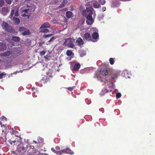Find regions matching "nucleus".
<instances>
[{
  "label": "nucleus",
  "mask_w": 155,
  "mask_h": 155,
  "mask_svg": "<svg viewBox=\"0 0 155 155\" xmlns=\"http://www.w3.org/2000/svg\"><path fill=\"white\" fill-rule=\"evenodd\" d=\"M27 146L26 143L20 142L17 146L16 152L19 155H25L27 150Z\"/></svg>",
  "instance_id": "obj_2"
},
{
  "label": "nucleus",
  "mask_w": 155,
  "mask_h": 155,
  "mask_svg": "<svg viewBox=\"0 0 155 155\" xmlns=\"http://www.w3.org/2000/svg\"><path fill=\"white\" fill-rule=\"evenodd\" d=\"M65 4L62 2L61 4L59 6V8H61L62 7H63L65 5Z\"/></svg>",
  "instance_id": "obj_34"
},
{
  "label": "nucleus",
  "mask_w": 155,
  "mask_h": 155,
  "mask_svg": "<svg viewBox=\"0 0 155 155\" xmlns=\"http://www.w3.org/2000/svg\"><path fill=\"white\" fill-rule=\"evenodd\" d=\"M106 10V8L105 7H103L102 8V10L104 11Z\"/></svg>",
  "instance_id": "obj_43"
},
{
  "label": "nucleus",
  "mask_w": 155,
  "mask_h": 155,
  "mask_svg": "<svg viewBox=\"0 0 155 155\" xmlns=\"http://www.w3.org/2000/svg\"><path fill=\"white\" fill-rule=\"evenodd\" d=\"M99 34L97 32H94L92 35V41L96 42L97 41V39L99 38Z\"/></svg>",
  "instance_id": "obj_7"
},
{
  "label": "nucleus",
  "mask_w": 155,
  "mask_h": 155,
  "mask_svg": "<svg viewBox=\"0 0 155 155\" xmlns=\"http://www.w3.org/2000/svg\"><path fill=\"white\" fill-rule=\"evenodd\" d=\"M117 76V74L116 73H113V74H110L109 75V80L110 81L112 80L115 79Z\"/></svg>",
  "instance_id": "obj_14"
},
{
  "label": "nucleus",
  "mask_w": 155,
  "mask_h": 155,
  "mask_svg": "<svg viewBox=\"0 0 155 155\" xmlns=\"http://www.w3.org/2000/svg\"><path fill=\"white\" fill-rule=\"evenodd\" d=\"M19 0H14L15 2H17Z\"/></svg>",
  "instance_id": "obj_47"
},
{
  "label": "nucleus",
  "mask_w": 155,
  "mask_h": 155,
  "mask_svg": "<svg viewBox=\"0 0 155 155\" xmlns=\"http://www.w3.org/2000/svg\"><path fill=\"white\" fill-rule=\"evenodd\" d=\"M44 58L46 61H48L50 60L48 58V55H46L44 57Z\"/></svg>",
  "instance_id": "obj_37"
},
{
  "label": "nucleus",
  "mask_w": 155,
  "mask_h": 155,
  "mask_svg": "<svg viewBox=\"0 0 155 155\" xmlns=\"http://www.w3.org/2000/svg\"><path fill=\"white\" fill-rule=\"evenodd\" d=\"M63 153H67L71 155L74 154V152L69 148H66L61 150V155Z\"/></svg>",
  "instance_id": "obj_6"
},
{
  "label": "nucleus",
  "mask_w": 155,
  "mask_h": 155,
  "mask_svg": "<svg viewBox=\"0 0 155 155\" xmlns=\"http://www.w3.org/2000/svg\"><path fill=\"white\" fill-rule=\"evenodd\" d=\"M46 53V52L44 51H42L41 52H39V54L41 56H42L44 55Z\"/></svg>",
  "instance_id": "obj_32"
},
{
  "label": "nucleus",
  "mask_w": 155,
  "mask_h": 155,
  "mask_svg": "<svg viewBox=\"0 0 155 155\" xmlns=\"http://www.w3.org/2000/svg\"><path fill=\"white\" fill-rule=\"evenodd\" d=\"M34 6V5H33L30 4L29 5H26V7L28 8L22 10L21 15L24 17L27 16L28 18H29L30 16V14L31 13L32 11H34L35 9Z\"/></svg>",
  "instance_id": "obj_3"
},
{
  "label": "nucleus",
  "mask_w": 155,
  "mask_h": 155,
  "mask_svg": "<svg viewBox=\"0 0 155 155\" xmlns=\"http://www.w3.org/2000/svg\"><path fill=\"white\" fill-rule=\"evenodd\" d=\"M113 6H114V7H115V6H117V5H113Z\"/></svg>",
  "instance_id": "obj_51"
},
{
  "label": "nucleus",
  "mask_w": 155,
  "mask_h": 155,
  "mask_svg": "<svg viewBox=\"0 0 155 155\" xmlns=\"http://www.w3.org/2000/svg\"><path fill=\"white\" fill-rule=\"evenodd\" d=\"M68 47L71 48H74V45L73 42L70 41L67 45Z\"/></svg>",
  "instance_id": "obj_24"
},
{
  "label": "nucleus",
  "mask_w": 155,
  "mask_h": 155,
  "mask_svg": "<svg viewBox=\"0 0 155 155\" xmlns=\"http://www.w3.org/2000/svg\"><path fill=\"white\" fill-rule=\"evenodd\" d=\"M4 4V0H0V7H2Z\"/></svg>",
  "instance_id": "obj_33"
},
{
  "label": "nucleus",
  "mask_w": 155,
  "mask_h": 155,
  "mask_svg": "<svg viewBox=\"0 0 155 155\" xmlns=\"http://www.w3.org/2000/svg\"><path fill=\"white\" fill-rule=\"evenodd\" d=\"M68 39L69 40H71V38H68Z\"/></svg>",
  "instance_id": "obj_52"
},
{
  "label": "nucleus",
  "mask_w": 155,
  "mask_h": 155,
  "mask_svg": "<svg viewBox=\"0 0 155 155\" xmlns=\"http://www.w3.org/2000/svg\"><path fill=\"white\" fill-rule=\"evenodd\" d=\"M2 26L3 29L11 33L14 34L15 33V29L9 26L8 24L5 22H3L2 24Z\"/></svg>",
  "instance_id": "obj_4"
},
{
  "label": "nucleus",
  "mask_w": 155,
  "mask_h": 155,
  "mask_svg": "<svg viewBox=\"0 0 155 155\" xmlns=\"http://www.w3.org/2000/svg\"><path fill=\"white\" fill-rule=\"evenodd\" d=\"M11 18L13 21L15 25H18L19 24L20 20L19 18L15 17H12Z\"/></svg>",
  "instance_id": "obj_10"
},
{
  "label": "nucleus",
  "mask_w": 155,
  "mask_h": 155,
  "mask_svg": "<svg viewBox=\"0 0 155 155\" xmlns=\"http://www.w3.org/2000/svg\"><path fill=\"white\" fill-rule=\"evenodd\" d=\"M100 74L103 76L108 75L110 72L108 69H101L100 70Z\"/></svg>",
  "instance_id": "obj_9"
},
{
  "label": "nucleus",
  "mask_w": 155,
  "mask_h": 155,
  "mask_svg": "<svg viewBox=\"0 0 155 155\" xmlns=\"http://www.w3.org/2000/svg\"><path fill=\"white\" fill-rule=\"evenodd\" d=\"M51 150L54 153H56L57 155H61V150L57 151L55 150L54 148H51Z\"/></svg>",
  "instance_id": "obj_23"
},
{
  "label": "nucleus",
  "mask_w": 155,
  "mask_h": 155,
  "mask_svg": "<svg viewBox=\"0 0 155 155\" xmlns=\"http://www.w3.org/2000/svg\"><path fill=\"white\" fill-rule=\"evenodd\" d=\"M74 87H68L67 88V89L70 91H71L74 89Z\"/></svg>",
  "instance_id": "obj_36"
},
{
  "label": "nucleus",
  "mask_w": 155,
  "mask_h": 155,
  "mask_svg": "<svg viewBox=\"0 0 155 155\" xmlns=\"http://www.w3.org/2000/svg\"><path fill=\"white\" fill-rule=\"evenodd\" d=\"M9 143L11 144H12L13 143L14 145H16L19 144L20 142H21V138L20 137H19L15 140H14V138L12 137L11 139H9L8 140Z\"/></svg>",
  "instance_id": "obj_5"
},
{
  "label": "nucleus",
  "mask_w": 155,
  "mask_h": 155,
  "mask_svg": "<svg viewBox=\"0 0 155 155\" xmlns=\"http://www.w3.org/2000/svg\"><path fill=\"white\" fill-rule=\"evenodd\" d=\"M121 94L120 93H118L116 94V97L117 98H118L120 97Z\"/></svg>",
  "instance_id": "obj_35"
},
{
  "label": "nucleus",
  "mask_w": 155,
  "mask_h": 155,
  "mask_svg": "<svg viewBox=\"0 0 155 155\" xmlns=\"http://www.w3.org/2000/svg\"><path fill=\"white\" fill-rule=\"evenodd\" d=\"M109 62L111 65H113L114 63V59L113 58H110L109 59Z\"/></svg>",
  "instance_id": "obj_28"
},
{
  "label": "nucleus",
  "mask_w": 155,
  "mask_h": 155,
  "mask_svg": "<svg viewBox=\"0 0 155 155\" xmlns=\"http://www.w3.org/2000/svg\"><path fill=\"white\" fill-rule=\"evenodd\" d=\"M41 155H48L47 153H42Z\"/></svg>",
  "instance_id": "obj_45"
},
{
  "label": "nucleus",
  "mask_w": 155,
  "mask_h": 155,
  "mask_svg": "<svg viewBox=\"0 0 155 155\" xmlns=\"http://www.w3.org/2000/svg\"><path fill=\"white\" fill-rule=\"evenodd\" d=\"M80 67V64L79 63H77L74 66L73 70L75 71H78Z\"/></svg>",
  "instance_id": "obj_15"
},
{
  "label": "nucleus",
  "mask_w": 155,
  "mask_h": 155,
  "mask_svg": "<svg viewBox=\"0 0 155 155\" xmlns=\"http://www.w3.org/2000/svg\"><path fill=\"white\" fill-rule=\"evenodd\" d=\"M6 46L4 43L0 42V50L4 51L6 49Z\"/></svg>",
  "instance_id": "obj_16"
},
{
  "label": "nucleus",
  "mask_w": 155,
  "mask_h": 155,
  "mask_svg": "<svg viewBox=\"0 0 155 155\" xmlns=\"http://www.w3.org/2000/svg\"><path fill=\"white\" fill-rule=\"evenodd\" d=\"M53 34H50L48 35H43V37L44 38H46L47 37H51L52 35Z\"/></svg>",
  "instance_id": "obj_30"
},
{
  "label": "nucleus",
  "mask_w": 155,
  "mask_h": 155,
  "mask_svg": "<svg viewBox=\"0 0 155 155\" xmlns=\"http://www.w3.org/2000/svg\"><path fill=\"white\" fill-rule=\"evenodd\" d=\"M72 54V52L70 50H68L66 51V54L68 56H71Z\"/></svg>",
  "instance_id": "obj_27"
},
{
  "label": "nucleus",
  "mask_w": 155,
  "mask_h": 155,
  "mask_svg": "<svg viewBox=\"0 0 155 155\" xmlns=\"http://www.w3.org/2000/svg\"><path fill=\"white\" fill-rule=\"evenodd\" d=\"M93 8L91 7L86 8V9L84 10L82 13V15L85 17L86 22L88 25H92L94 22V19L92 16L93 14Z\"/></svg>",
  "instance_id": "obj_1"
},
{
  "label": "nucleus",
  "mask_w": 155,
  "mask_h": 155,
  "mask_svg": "<svg viewBox=\"0 0 155 155\" xmlns=\"http://www.w3.org/2000/svg\"><path fill=\"white\" fill-rule=\"evenodd\" d=\"M27 29L26 28H25L23 27H21L19 28V31L21 33V34L22 32L25 31Z\"/></svg>",
  "instance_id": "obj_21"
},
{
  "label": "nucleus",
  "mask_w": 155,
  "mask_h": 155,
  "mask_svg": "<svg viewBox=\"0 0 155 155\" xmlns=\"http://www.w3.org/2000/svg\"><path fill=\"white\" fill-rule=\"evenodd\" d=\"M127 77L128 78H130V76L129 75H127Z\"/></svg>",
  "instance_id": "obj_48"
},
{
  "label": "nucleus",
  "mask_w": 155,
  "mask_h": 155,
  "mask_svg": "<svg viewBox=\"0 0 155 155\" xmlns=\"http://www.w3.org/2000/svg\"><path fill=\"white\" fill-rule=\"evenodd\" d=\"M14 13L15 16H19V13L18 10H16L15 12V10L14 9H12L11 10L10 15V18H12Z\"/></svg>",
  "instance_id": "obj_13"
},
{
  "label": "nucleus",
  "mask_w": 155,
  "mask_h": 155,
  "mask_svg": "<svg viewBox=\"0 0 155 155\" xmlns=\"http://www.w3.org/2000/svg\"><path fill=\"white\" fill-rule=\"evenodd\" d=\"M64 9V10H66V11L67 10V9L66 8H65Z\"/></svg>",
  "instance_id": "obj_50"
},
{
  "label": "nucleus",
  "mask_w": 155,
  "mask_h": 155,
  "mask_svg": "<svg viewBox=\"0 0 155 155\" xmlns=\"http://www.w3.org/2000/svg\"><path fill=\"white\" fill-rule=\"evenodd\" d=\"M4 75V74L3 73H1L0 74V79H1L2 78V76Z\"/></svg>",
  "instance_id": "obj_41"
},
{
  "label": "nucleus",
  "mask_w": 155,
  "mask_h": 155,
  "mask_svg": "<svg viewBox=\"0 0 155 155\" xmlns=\"http://www.w3.org/2000/svg\"><path fill=\"white\" fill-rule=\"evenodd\" d=\"M66 17L68 18L73 17V13L71 12L68 11L66 14Z\"/></svg>",
  "instance_id": "obj_17"
},
{
  "label": "nucleus",
  "mask_w": 155,
  "mask_h": 155,
  "mask_svg": "<svg viewBox=\"0 0 155 155\" xmlns=\"http://www.w3.org/2000/svg\"><path fill=\"white\" fill-rule=\"evenodd\" d=\"M51 25L48 22H46L43 24L40 27V29L43 28H50Z\"/></svg>",
  "instance_id": "obj_11"
},
{
  "label": "nucleus",
  "mask_w": 155,
  "mask_h": 155,
  "mask_svg": "<svg viewBox=\"0 0 155 155\" xmlns=\"http://www.w3.org/2000/svg\"><path fill=\"white\" fill-rule=\"evenodd\" d=\"M94 7L95 8H99V6L100 5L97 3H94L93 4Z\"/></svg>",
  "instance_id": "obj_31"
},
{
  "label": "nucleus",
  "mask_w": 155,
  "mask_h": 155,
  "mask_svg": "<svg viewBox=\"0 0 155 155\" xmlns=\"http://www.w3.org/2000/svg\"><path fill=\"white\" fill-rule=\"evenodd\" d=\"M31 0H25V2H28V1H31Z\"/></svg>",
  "instance_id": "obj_49"
},
{
  "label": "nucleus",
  "mask_w": 155,
  "mask_h": 155,
  "mask_svg": "<svg viewBox=\"0 0 155 155\" xmlns=\"http://www.w3.org/2000/svg\"><path fill=\"white\" fill-rule=\"evenodd\" d=\"M12 40L18 42L20 41V39L18 37L13 36L12 38Z\"/></svg>",
  "instance_id": "obj_22"
},
{
  "label": "nucleus",
  "mask_w": 155,
  "mask_h": 155,
  "mask_svg": "<svg viewBox=\"0 0 155 155\" xmlns=\"http://www.w3.org/2000/svg\"><path fill=\"white\" fill-rule=\"evenodd\" d=\"M130 76L131 75V74L130 73Z\"/></svg>",
  "instance_id": "obj_53"
},
{
  "label": "nucleus",
  "mask_w": 155,
  "mask_h": 155,
  "mask_svg": "<svg viewBox=\"0 0 155 155\" xmlns=\"http://www.w3.org/2000/svg\"><path fill=\"white\" fill-rule=\"evenodd\" d=\"M1 61V60H0V62Z\"/></svg>",
  "instance_id": "obj_54"
},
{
  "label": "nucleus",
  "mask_w": 155,
  "mask_h": 155,
  "mask_svg": "<svg viewBox=\"0 0 155 155\" xmlns=\"http://www.w3.org/2000/svg\"><path fill=\"white\" fill-rule=\"evenodd\" d=\"M38 141L39 143H42L44 141V139L41 137H39L38 139Z\"/></svg>",
  "instance_id": "obj_29"
},
{
  "label": "nucleus",
  "mask_w": 155,
  "mask_h": 155,
  "mask_svg": "<svg viewBox=\"0 0 155 155\" xmlns=\"http://www.w3.org/2000/svg\"><path fill=\"white\" fill-rule=\"evenodd\" d=\"M2 12L4 13H6L8 12V10L7 8L4 7L2 9Z\"/></svg>",
  "instance_id": "obj_25"
},
{
  "label": "nucleus",
  "mask_w": 155,
  "mask_h": 155,
  "mask_svg": "<svg viewBox=\"0 0 155 155\" xmlns=\"http://www.w3.org/2000/svg\"><path fill=\"white\" fill-rule=\"evenodd\" d=\"M6 2L8 4H10L12 2V0H5Z\"/></svg>",
  "instance_id": "obj_38"
},
{
  "label": "nucleus",
  "mask_w": 155,
  "mask_h": 155,
  "mask_svg": "<svg viewBox=\"0 0 155 155\" xmlns=\"http://www.w3.org/2000/svg\"><path fill=\"white\" fill-rule=\"evenodd\" d=\"M33 142L35 143H37V142L35 140H34L33 141Z\"/></svg>",
  "instance_id": "obj_46"
},
{
  "label": "nucleus",
  "mask_w": 155,
  "mask_h": 155,
  "mask_svg": "<svg viewBox=\"0 0 155 155\" xmlns=\"http://www.w3.org/2000/svg\"><path fill=\"white\" fill-rule=\"evenodd\" d=\"M31 33L30 32L29 30L27 29L25 31L23 32H22V33L21 34L24 36H25L29 35Z\"/></svg>",
  "instance_id": "obj_18"
},
{
  "label": "nucleus",
  "mask_w": 155,
  "mask_h": 155,
  "mask_svg": "<svg viewBox=\"0 0 155 155\" xmlns=\"http://www.w3.org/2000/svg\"><path fill=\"white\" fill-rule=\"evenodd\" d=\"M80 55L81 57H82L86 54L85 52L84 51H81L80 52Z\"/></svg>",
  "instance_id": "obj_26"
},
{
  "label": "nucleus",
  "mask_w": 155,
  "mask_h": 155,
  "mask_svg": "<svg viewBox=\"0 0 155 155\" xmlns=\"http://www.w3.org/2000/svg\"><path fill=\"white\" fill-rule=\"evenodd\" d=\"M76 42L78 44V45L79 46L82 45L84 44V41L81 37L78 38L76 40Z\"/></svg>",
  "instance_id": "obj_12"
},
{
  "label": "nucleus",
  "mask_w": 155,
  "mask_h": 155,
  "mask_svg": "<svg viewBox=\"0 0 155 155\" xmlns=\"http://www.w3.org/2000/svg\"><path fill=\"white\" fill-rule=\"evenodd\" d=\"M84 38L87 41H92L91 36L89 33H85L84 35Z\"/></svg>",
  "instance_id": "obj_8"
},
{
  "label": "nucleus",
  "mask_w": 155,
  "mask_h": 155,
  "mask_svg": "<svg viewBox=\"0 0 155 155\" xmlns=\"http://www.w3.org/2000/svg\"><path fill=\"white\" fill-rule=\"evenodd\" d=\"M55 149L57 150H60V147L59 146H56L55 147Z\"/></svg>",
  "instance_id": "obj_40"
},
{
  "label": "nucleus",
  "mask_w": 155,
  "mask_h": 155,
  "mask_svg": "<svg viewBox=\"0 0 155 155\" xmlns=\"http://www.w3.org/2000/svg\"><path fill=\"white\" fill-rule=\"evenodd\" d=\"M40 32H43L44 33H47L49 31V30L48 29L45 28H43L42 29H40Z\"/></svg>",
  "instance_id": "obj_20"
},
{
  "label": "nucleus",
  "mask_w": 155,
  "mask_h": 155,
  "mask_svg": "<svg viewBox=\"0 0 155 155\" xmlns=\"http://www.w3.org/2000/svg\"><path fill=\"white\" fill-rule=\"evenodd\" d=\"M55 38L54 37H53L51 39H50L48 41V42H49L51 41H53Z\"/></svg>",
  "instance_id": "obj_39"
},
{
  "label": "nucleus",
  "mask_w": 155,
  "mask_h": 155,
  "mask_svg": "<svg viewBox=\"0 0 155 155\" xmlns=\"http://www.w3.org/2000/svg\"><path fill=\"white\" fill-rule=\"evenodd\" d=\"M66 41H66V40H65V41L64 42V43L63 44V45H64L65 44V43H66Z\"/></svg>",
  "instance_id": "obj_44"
},
{
  "label": "nucleus",
  "mask_w": 155,
  "mask_h": 155,
  "mask_svg": "<svg viewBox=\"0 0 155 155\" xmlns=\"http://www.w3.org/2000/svg\"><path fill=\"white\" fill-rule=\"evenodd\" d=\"M14 131H15L14 130H12L10 131V133L12 134H14Z\"/></svg>",
  "instance_id": "obj_42"
},
{
  "label": "nucleus",
  "mask_w": 155,
  "mask_h": 155,
  "mask_svg": "<svg viewBox=\"0 0 155 155\" xmlns=\"http://www.w3.org/2000/svg\"><path fill=\"white\" fill-rule=\"evenodd\" d=\"M12 52L10 51H8L6 52H4L3 54H2V56H9Z\"/></svg>",
  "instance_id": "obj_19"
}]
</instances>
